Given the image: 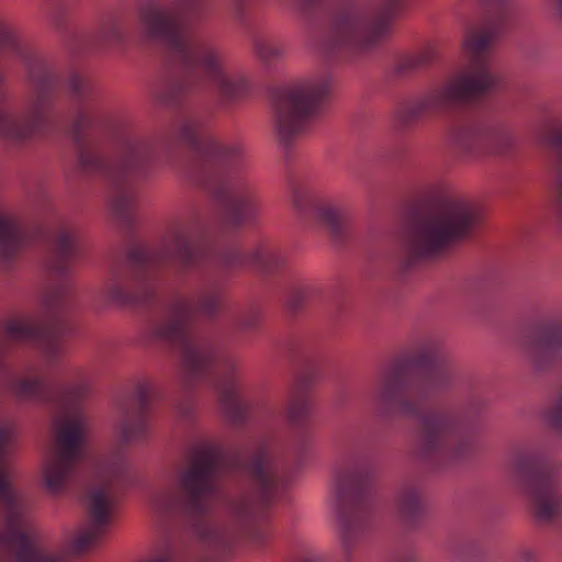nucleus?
<instances>
[{
    "label": "nucleus",
    "instance_id": "obj_1",
    "mask_svg": "<svg viewBox=\"0 0 562 562\" xmlns=\"http://www.w3.org/2000/svg\"><path fill=\"white\" fill-rule=\"evenodd\" d=\"M286 263L283 250L261 244L250 250L231 246L215 252L203 221L194 216L173 225L156 247L135 244L123 259L115 261L102 289L104 297L119 306H143L155 299L160 273H201V284L191 299L176 296L161 317L151 321L146 339L176 349L190 380L207 381L217 393L222 408L235 425L243 424L250 411L236 360L222 340L196 331L199 315L213 318L220 311L223 284L217 272L249 268L272 273Z\"/></svg>",
    "mask_w": 562,
    "mask_h": 562
},
{
    "label": "nucleus",
    "instance_id": "obj_2",
    "mask_svg": "<svg viewBox=\"0 0 562 562\" xmlns=\"http://www.w3.org/2000/svg\"><path fill=\"white\" fill-rule=\"evenodd\" d=\"M3 385L19 400H37L60 409L55 418V438L43 465V483L52 495H60L78 481L82 468L95 476L86 498L90 528L72 541L71 551L85 553L97 547L114 521L122 490L134 484L131 467L121 451L95 456L89 446V418L81 406L88 386L79 380L19 376L4 369Z\"/></svg>",
    "mask_w": 562,
    "mask_h": 562
},
{
    "label": "nucleus",
    "instance_id": "obj_3",
    "mask_svg": "<svg viewBox=\"0 0 562 562\" xmlns=\"http://www.w3.org/2000/svg\"><path fill=\"white\" fill-rule=\"evenodd\" d=\"M283 453L281 445L272 439L257 441L251 451L226 453L215 443L201 441L188 454V464L179 475L183 510L204 519L212 510V502L223 497L222 476L227 469L243 471L249 479L254 495H243L227 504L228 525L201 521L196 535L202 542L201 562H224L235 539L243 532L258 544L270 537L266 527L257 526V509L268 506L281 486L279 472Z\"/></svg>",
    "mask_w": 562,
    "mask_h": 562
},
{
    "label": "nucleus",
    "instance_id": "obj_4",
    "mask_svg": "<svg viewBox=\"0 0 562 562\" xmlns=\"http://www.w3.org/2000/svg\"><path fill=\"white\" fill-rule=\"evenodd\" d=\"M456 379L457 370L440 340L427 336L409 362L397 361L383 372L372 392L385 412L415 419L416 453L437 465L461 460L473 451L470 429L484 407L481 398L472 397L461 407L426 408V402L450 389Z\"/></svg>",
    "mask_w": 562,
    "mask_h": 562
},
{
    "label": "nucleus",
    "instance_id": "obj_5",
    "mask_svg": "<svg viewBox=\"0 0 562 562\" xmlns=\"http://www.w3.org/2000/svg\"><path fill=\"white\" fill-rule=\"evenodd\" d=\"M205 10L206 0H148L138 8L143 35L164 44L168 52L172 74L154 91L156 100L166 106L179 108L202 81L212 85L223 106L239 101L249 90L246 77L231 71L223 56L191 30V23Z\"/></svg>",
    "mask_w": 562,
    "mask_h": 562
},
{
    "label": "nucleus",
    "instance_id": "obj_6",
    "mask_svg": "<svg viewBox=\"0 0 562 562\" xmlns=\"http://www.w3.org/2000/svg\"><path fill=\"white\" fill-rule=\"evenodd\" d=\"M67 88L78 108L70 131L78 150V164L85 172L100 175L109 181L111 209L122 223L131 226L137 204L135 180L151 173L160 160V150L167 146V139L145 138L122 127L115 135L114 156L105 157L90 136L99 124L93 108V83L89 78L71 72Z\"/></svg>",
    "mask_w": 562,
    "mask_h": 562
},
{
    "label": "nucleus",
    "instance_id": "obj_7",
    "mask_svg": "<svg viewBox=\"0 0 562 562\" xmlns=\"http://www.w3.org/2000/svg\"><path fill=\"white\" fill-rule=\"evenodd\" d=\"M59 85L49 63L0 21V138L23 144L48 133L53 94Z\"/></svg>",
    "mask_w": 562,
    "mask_h": 562
},
{
    "label": "nucleus",
    "instance_id": "obj_8",
    "mask_svg": "<svg viewBox=\"0 0 562 562\" xmlns=\"http://www.w3.org/2000/svg\"><path fill=\"white\" fill-rule=\"evenodd\" d=\"M207 119V112L183 111L172 123L169 136L178 137L195 153L199 159L196 181L207 187L222 206L224 223L236 228L256 217L258 189L243 170V147L203 134Z\"/></svg>",
    "mask_w": 562,
    "mask_h": 562
},
{
    "label": "nucleus",
    "instance_id": "obj_9",
    "mask_svg": "<svg viewBox=\"0 0 562 562\" xmlns=\"http://www.w3.org/2000/svg\"><path fill=\"white\" fill-rule=\"evenodd\" d=\"M508 25L504 12L476 30H469L462 43L464 64L451 71L440 83L408 100L395 111L400 127L409 128L424 119L498 91L502 79L490 65L488 52Z\"/></svg>",
    "mask_w": 562,
    "mask_h": 562
},
{
    "label": "nucleus",
    "instance_id": "obj_10",
    "mask_svg": "<svg viewBox=\"0 0 562 562\" xmlns=\"http://www.w3.org/2000/svg\"><path fill=\"white\" fill-rule=\"evenodd\" d=\"M371 482L370 467L358 458L342 460L337 465L333 490L340 544L347 559L371 528Z\"/></svg>",
    "mask_w": 562,
    "mask_h": 562
},
{
    "label": "nucleus",
    "instance_id": "obj_11",
    "mask_svg": "<svg viewBox=\"0 0 562 562\" xmlns=\"http://www.w3.org/2000/svg\"><path fill=\"white\" fill-rule=\"evenodd\" d=\"M479 218L477 210L462 199H447L420 216L404 243L407 265L437 256L467 237Z\"/></svg>",
    "mask_w": 562,
    "mask_h": 562
},
{
    "label": "nucleus",
    "instance_id": "obj_12",
    "mask_svg": "<svg viewBox=\"0 0 562 562\" xmlns=\"http://www.w3.org/2000/svg\"><path fill=\"white\" fill-rule=\"evenodd\" d=\"M331 87L324 74L278 89L273 93V128L286 158L295 140L307 133Z\"/></svg>",
    "mask_w": 562,
    "mask_h": 562
},
{
    "label": "nucleus",
    "instance_id": "obj_13",
    "mask_svg": "<svg viewBox=\"0 0 562 562\" xmlns=\"http://www.w3.org/2000/svg\"><path fill=\"white\" fill-rule=\"evenodd\" d=\"M45 318L41 322L16 318L0 329V339L37 344L48 363L53 364L64 352L63 338L70 331L66 313L71 306L68 286L57 285L43 299Z\"/></svg>",
    "mask_w": 562,
    "mask_h": 562
},
{
    "label": "nucleus",
    "instance_id": "obj_14",
    "mask_svg": "<svg viewBox=\"0 0 562 562\" xmlns=\"http://www.w3.org/2000/svg\"><path fill=\"white\" fill-rule=\"evenodd\" d=\"M512 472L531 502L540 522L562 517V487L557 465L536 447L519 448L512 461Z\"/></svg>",
    "mask_w": 562,
    "mask_h": 562
},
{
    "label": "nucleus",
    "instance_id": "obj_15",
    "mask_svg": "<svg viewBox=\"0 0 562 562\" xmlns=\"http://www.w3.org/2000/svg\"><path fill=\"white\" fill-rule=\"evenodd\" d=\"M449 138L461 155L473 159L503 154L512 144V136L505 127L476 119L456 123Z\"/></svg>",
    "mask_w": 562,
    "mask_h": 562
},
{
    "label": "nucleus",
    "instance_id": "obj_16",
    "mask_svg": "<svg viewBox=\"0 0 562 562\" xmlns=\"http://www.w3.org/2000/svg\"><path fill=\"white\" fill-rule=\"evenodd\" d=\"M526 352L538 370L562 357V307L542 311L526 339Z\"/></svg>",
    "mask_w": 562,
    "mask_h": 562
},
{
    "label": "nucleus",
    "instance_id": "obj_17",
    "mask_svg": "<svg viewBox=\"0 0 562 562\" xmlns=\"http://www.w3.org/2000/svg\"><path fill=\"white\" fill-rule=\"evenodd\" d=\"M151 387L139 383L133 396L121 404L117 431L123 443H133L144 440L149 431V404Z\"/></svg>",
    "mask_w": 562,
    "mask_h": 562
},
{
    "label": "nucleus",
    "instance_id": "obj_18",
    "mask_svg": "<svg viewBox=\"0 0 562 562\" xmlns=\"http://www.w3.org/2000/svg\"><path fill=\"white\" fill-rule=\"evenodd\" d=\"M42 234L53 252L52 269L60 276L66 274L79 252L74 227L60 218H54Z\"/></svg>",
    "mask_w": 562,
    "mask_h": 562
},
{
    "label": "nucleus",
    "instance_id": "obj_19",
    "mask_svg": "<svg viewBox=\"0 0 562 562\" xmlns=\"http://www.w3.org/2000/svg\"><path fill=\"white\" fill-rule=\"evenodd\" d=\"M546 145L553 213L558 226L562 229V133L550 135Z\"/></svg>",
    "mask_w": 562,
    "mask_h": 562
},
{
    "label": "nucleus",
    "instance_id": "obj_20",
    "mask_svg": "<svg viewBox=\"0 0 562 562\" xmlns=\"http://www.w3.org/2000/svg\"><path fill=\"white\" fill-rule=\"evenodd\" d=\"M312 412V402L305 390H297L288 405V419L293 428L296 429L294 442L292 445L293 454L302 459L308 450L310 439L305 430L301 429L307 423Z\"/></svg>",
    "mask_w": 562,
    "mask_h": 562
},
{
    "label": "nucleus",
    "instance_id": "obj_21",
    "mask_svg": "<svg viewBox=\"0 0 562 562\" xmlns=\"http://www.w3.org/2000/svg\"><path fill=\"white\" fill-rule=\"evenodd\" d=\"M27 234L20 222L0 214V268L9 270L23 249Z\"/></svg>",
    "mask_w": 562,
    "mask_h": 562
},
{
    "label": "nucleus",
    "instance_id": "obj_22",
    "mask_svg": "<svg viewBox=\"0 0 562 562\" xmlns=\"http://www.w3.org/2000/svg\"><path fill=\"white\" fill-rule=\"evenodd\" d=\"M438 52L435 44L428 43L415 52L405 53L394 63V71L398 76H407L419 69L430 66L437 58Z\"/></svg>",
    "mask_w": 562,
    "mask_h": 562
},
{
    "label": "nucleus",
    "instance_id": "obj_23",
    "mask_svg": "<svg viewBox=\"0 0 562 562\" xmlns=\"http://www.w3.org/2000/svg\"><path fill=\"white\" fill-rule=\"evenodd\" d=\"M99 41L108 46L122 47L127 43L128 26L121 16H110L104 20L98 32Z\"/></svg>",
    "mask_w": 562,
    "mask_h": 562
},
{
    "label": "nucleus",
    "instance_id": "obj_24",
    "mask_svg": "<svg viewBox=\"0 0 562 562\" xmlns=\"http://www.w3.org/2000/svg\"><path fill=\"white\" fill-rule=\"evenodd\" d=\"M314 214L335 239L342 237L346 228V218L340 209L330 204L318 203L314 206Z\"/></svg>",
    "mask_w": 562,
    "mask_h": 562
},
{
    "label": "nucleus",
    "instance_id": "obj_25",
    "mask_svg": "<svg viewBox=\"0 0 562 562\" xmlns=\"http://www.w3.org/2000/svg\"><path fill=\"white\" fill-rule=\"evenodd\" d=\"M398 508L402 517L408 524H415L424 513V504L418 487L405 486L398 498Z\"/></svg>",
    "mask_w": 562,
    "mask_h": 562
},
{
    "label": "nucleus",
    "instance_id": "obj_26",
    "mask_svg": "<svg viewBox=\"0 0 562 562\" xmlns=\"http://www.w3.org/2000/svg\"><path fill=\"white\" fill-rule=\"evenodd\" d=\"M254 45L257 56L266 65L279 60L283 55L282 47L276 42L257 38Z\"/></svg>",
    "mask_w": 562,
    "mask_h": 562
},
{
    "label": "nucleus",
    "instance_id": "obj_27",
    "mask_svg": "<svg viewBox=\"0 0 562 562\" xmlns=\"http://www.w3.org/2000/svg\"><path fill=\"white\" fill-rule=\"evenodd\" d=\"M175 494L169 488L156 491L150 497V505L153 509L161 514L171 512L175 506Z\"/></svg>",
    "mask_w": 562,
    "mask_h": 562
},
{
    "label": "nucleus",
    "instance_id": "obj_28",
    "mask_svg": "<svg viewBox=\"0 0 562 562\" xmlns=\"http://www.w3.org/2000/svg\"><path fill=\"white\" fill-rule=\"evenodd\" d=\"M234 326L239 331H251L257 328L259 323V313L251 308L240 312L234 317Z\"/></svg>",
    "mask_w": 562,
    "mask_h": 562
},
{
    "label": "nucleus",
    "instance_id": "obj_29",
    "mask_svg": "<svg viewBox=\"0 0 562 562\" xmlns=\"http://www.w3.org/2000/svg\"><path fill=\"white\" fill-rule=\"evenodd\" d=\"M285 562H321V557L312 550H303Z\"/></svg>",
    "mask_w": 562,
    "mask_h": 562
},
{
    "label": "nucleus",
    "instance_id": "obj_30",
    "mask_svg": "<svg viewBox=\"0 0 562 562\" xmlns=\"http://www.w3.org/2000/svg\"><path fill=\"white\" fill-rule=\"evenodd\" d=\"M146 562H176L173 551L170 548L165 549L156 557L147 560Z\"/></svg>",
    "mask_w": 562,
    "mask_h": 562
},
{
    "label": "nucleus",
    "instance_id": "obj_31",
    "mask_svg": "<svg viewBox=\"0 0 562 562\" xmlns=\"http://www.w3.org/2000/svg\"><path fill=\"white\" fill-rule=\"evenodd\" d=\"M293 299L291 302L292 308H297L299 305L306 299L307 296V289L305 286H302L300 289H296Z\"/></svg>",
    "mask_w": 562,
    "mask_h": 562
},
{
    "label": "nucleus",
    "instance_id": "obj_32",
    "mask_svg": "<svg viewBox=\"0 0 562 562\" xmlns=\"http://www.w3.org/2000/svg\"><path fill=\"white\" fill-rule=\"evenodd\" d=\"M394 562H417V559L413 552L406 551L397 554Z\"/></svg>",
    "mask_w": 562,
    "mask_h": 562
},
{
    "label": "nucleus",
    "instance_id": "obj_33",
    "mask_svg": "<svg viewBox=\"0 0 562 562\" xmlns=\"http://www.w3.org/2000/svg\"><path fill=\"white\" fill-rule=\"evenodd\" d=\"M548 5L555 12L558 18L562 20V0H546Z\"/></svg>",
    "mask_w": 562,
    "mask_h": 562
},
{
    "label": "nucleus",
    "instance_id": "obj_34",
    "mask_svg": "<svg viewBox=\"0 0 562 562\" xmlns=\"http://www.w3.org/2000/svg\"><path fill=\"white\" fill-rule=\"evenodd\" d=\"M235 7V15L240 21L244 22V2L243 0H232Z\"/></svg>",
    "mask_w": 562,
    "mask_h": 562
},
{
    "label": "nucleus",
    "instance_id": "obj_35",
    "mask_svg": "<svg viewBox=\"0 0 562 562\" xmlns=\"http://www.w3.org/2000/svg\"><path fill=\"white\" fill-rule=\"evenodd\" d=\"M519 559L524 562H531L535 560V553L529 550H524L519 553Z\"/></svg>",
    "mask_w": 562,
    "mask_h": 562
},
{
    "label": "nucleus",
    "instance_id": "obj_36",
    "mask_svg": "<svg viewBox=\"0 0 562 562\" xmlns=\"http://www.w3.org/2000/svg\"><path fill=\"white\" fill-rule=\"evenodd\" d=\"M294 204L297 209H301V205H300V202H299V199L297 196L294 198Z\"/></svg>",
    "mask_w": 562,
    "mask_h": 562
}]
</instances>
